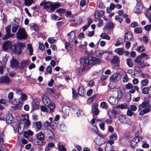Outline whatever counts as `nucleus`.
I'll return each mask as SVG.
<instances>
[{"instance_id":"obj_1","label":"nucleus","mask_w":151,"mask_h":151,"mask_svg":"<svg viewBox=\"0 0 151 151\" xmlns=\"http://www.w3.org/2000/svg\"><path fill=\"white\" fill-rule=\"evenodd\" d=\"M117 93L118 95L117 97H114L113 96H111L109 97L108 101L111 104L113 105H116L118 103L119 99L122 98L123 94L121 91H118Z\"/></svg>"},{"instance_id":"obj_2","label":"nucleus","mask_w":151,"mask_h":151,"mask_svg":"<svg viewBox=\"0 0 151 151\" xmlns=\"http://www.w3.org/2000/svg\"><path fill=\"white\" fill-rule=\"evenodd\" d=\"M89 58H82L80 61V63L83 65V68L86 70H89L92 67L90 64Z\"/></svg>"},{"instance_id":"obj_3","label":"nucleus","mask_w":151,"mask_h":151,"mask_svg":"<svg viewBox=\"0 0 151 151\" xmlns=\"http://www.w3.org/2000/svg\"><path fill=\"white\" fill-rule=\"evenodd\" d=\"M17 38L19 40H25L27 37V35L24 28L19 29L16 34Z\"/></svg>"},{"instance_id":"obj_4","label":"nucleus","mask_w":151,"mask_h":151,"mask_svg":"<svg viewBox=\"0 0 151 151\" xmlns=\"http://www.w3.org/2000/svg\"><path fill=\"white\" fill-rule=\"evenodd\" d=\"M25 46V44L23 43L19 42L17 43V46L16 47L14 45L12 46L14 47V51L16 53L20 54H21L22 51L24 48Z\"/></svg>"},{"instance_id":"obj_5","label":"nucleus","mask_w":151,"mask_h":151,"mask_svg":"<svg viewBox=\"0 0 151 151\" xmlns=\"http://www.w3.org/2000/svg\"><path fill=\"white\" fill-rule=\"evenodd\" d=\"M94 141L95 144L99 146H101L106 142L104 135L101 134H99Z\"/></svg>"},{"instance_id":"obj_6","label":"nucleus","mask_w":151,"mask_h":151,"mask_svg":"<svg viewBox=\"0 0 151 151\" xmlns=\"http://www.w3.org/2000/svg\"><path fill=\"white\" fill-rule=\"evenodd\" d=\"M143 9L142 4L140 1L137 2V4L134 9V12L136 14H140Z\"/></svg>"},{"instance_id":"obj_7","label":"nucleus","mask_w":151,"mask_h":151,"mask_svg":"<svg viewBox=\"0 0 151 151\" xmlns=\"http://www.w3.org/2000/svg\"><path fill=\"white\" fill-rule=\"evenodd\" d=\"M91 66L99 64L101 63V61L100 59L91 56L89 57Z\"/></svg>"},{"instance_id":"obj_8","label":"nucleus","mask_w":151,"mask_h":151,"mask_svg":"<svg viewBox=\"0 0 151 151\" xmlns=\"http://www.w3.org/2000/svg\"><path fill=\"white\" fill-rule=\"evenodd\" d=\"M30 121L28 119L26 120L25 122H20L18 126V129L20 130L22 129L23 130L25 128H26L25 127H28L30 124Z\"/></svg>"},{"instance_id":"obj_9","label":"nucleus","mask_w":151,"mask_h":151,"mask_svg":"<svg viewBox=\"0 0 151 151\" xmlns=\"http://www.w3.org/2000/svg\"><path fill=\"white\" fill-rule=\"evenodd\" d=\"M142 139V137H135L130 142V145L132 148H134L137 146V143Z\"/></svg>"},{"instance_id":"obj_10","label":"nucleus","mask_w":151,"mask_h":151,"mask_svg":"<svg viewBox=\"0 0 151 151\" xmlns=\"http://www.w3.org/2000/svg\"><path fill=\"white\" fill-rule=\"evenodd\" d=\"M149 104V99L145 98L144 101L140 104L138 106V111L142 110L145 107L148 106Z\"/></svg>"},{"instance_id":"obj_11","label":"nucleus","mask_w":151,"mask_h":151,"mask_svg":"<svg viewBox=\"0 0 151 151\" xmlns=\"http://www.w3.org/2000/svg\"><path fill=\"white\" fill-rule=\"evenodd\" d=\"M119 120L122 123L129 124V121L130 120L124 115H121L118 117Z\"/></svg>"},{"instance_id":"obj_12","label":"nucleus","mask_w":151,"mask_h":151,"mask_svg":"<svg viewBox=\"0 0 151 151\" xmlns=\"http://www.w3.org/2000/svg\"><path fill=\"white\" fill-rule=\"evenodd\" d=\"M124 37V40L126 42L131 41L133 39L131 33L129 32H127L125 33Z\"/></svg>"},{"instance_id":"obj_13","label":"nucleus","mask_w":151,"mask_h":151,"mask_svg":"<svg viewBox=\"0 0 151 151\" xmlns=\"http://www.w3.org/2000/svg\"><path fill=\"white\" fill-rule=\"evenodd\" d=\"M14 45H12L11 42L9 41H6L4 42L3 46V48L4 50H6L10 48L12 49L14 48Z\"/></svg>"},{"instance_id":"obj_14","label":"nucleus","mask_w":151,"mask_h":151,"mask_svg":"<svg viewBox=\"0 0 151 151\" xmlns=\"http://www.w3.org/2000/svg\"><path fill=\"white\" fill-rule=\"evenodd\" d=\"M11 28V26L10 25L8 26L6 28V34L4 37L2 38L3 40H7L12 36L10 34Z\"/></svg>"},{"instance_id":"obj_15","label":"nucleus","mask_w":151,"mask_h":151,"mask_svg":"<svg viewBox=\"0 0 151 151\" xmlns=\"http://www.w3.org/2000/svg\"><path fill=\"white\" fill-rule=\"evenodd\" d=\"M39 102L37 99L33 100L32 103V109L33 110L37 109L39 108Z\"/></svg>"},{"instance_id":"obj_16","label":"nucleus","mask_w":151,"mask_h":151,"mask_svg":"<svg viewBox=\"0 0 151 151\" xmlns=\"http://www.w3.org/2000/svg\"><path fill=\"white\" fill-rule=\"evenodd\" d=\"M75 34L74 32L71 31L68 35V41L71 42H73L75 39Z\"/></svg>"},{"instance_id":"obj_17","label":"nucleus","mask_w":151,"mask_h":151,"mask_svg":"<svg viewBox=\"0 0 151 151\" xmlns=\"http://www.w3.org/2000/svg\"><path fill=\"white\" fill-rule=\"evenodd\" d=\"M48 107L50 109V113L52 114L54 111L55 105L54 102L51 101L47 104Z\"/></svg>"},{"instance_id":"obj_18","label":"nucleus","mask_w":151,"mask_h":151,"mask_svg":"<svg viewBox=\"0 0 151 151\" xmlns=\"http://www.w3.org/2000/svg\"><path fill=\"white\" fill-rule=\"evenodd\" d=\"M16 101V100H14V101H12V103L13 104L15 105L16 107V110H20L22 106L23 103L20 101H19L18 102H17Z\"/></svg>"},{"instance_id":"obj_19","label":"nucleus","mask_w":151,"mask_h":151,"mask_svg":"<svg viewBox=\"0 0 151 151\" xmlns=\"http://www.w3.org/2000/svg\"><path fill=\"white\" fill-rule=\"evenodd\" d=\"M42 100L43 104L45 105L48 104L51 102L50 99L45 95H42Z\"/></svg>"},{"instance_id":"obj_20","label":"nucleus","mask_w":151,"mask_h":151,"mask_svg":"<svg viewBox=\"0 0 151 151\" xmlns=\"http://www.w3.org/2000/svg\"><path fill=\"white\" fill-rule=\"evenodd\" d=\"M50 4L51 2L43 1L40 4V5L43 6L44 9H48L50 8Z\"/></svg>"},{"instance_id":"obj_21","label":"nucleus","mask_w":151,"mask_h":151,"mask_svg":"<svg viewBox=\"0 0 151 151\" xmlns=\"http://www.w3.org/2000/svg\"><path fill=\"white\" fill-rule=\"evenodd\" d=\"M44 133L45 134H47V137L49 139H52L54 137L53 133L50 130L47 129H45Z\"/></svg>"},{"instance_id":"obj_22","label":"nucleus","mask_w":151,"mask_h":151,"mask_svg":"<svg viewBox=\"0 0 151 151\" xmlns=\"http://www.w3.org/2000/svg\"><path fill=\"white\" fill-rule=\"evenodd\" d=\"M120 76L119 74L117 73H114L110 78L111 81H118L120 79Z\"/></svg>"},{"instance_id":"obj_23","label":"nucleus","mask_w":151,"mask_h":151,"mask_svg":"<svg viewBox=\"0 0 151 151\" xmlns=\"http://www.w3.org/2000/svg\"><path fill=\"white\" fill-rule=\"evenodd\" d=\"M60 6V4L59 3H55L54 4L51 2V4L50 6V10L52 11H54V10L57 8L59 7Z\"/></svg>"},{"instance_id":"obj_24","label":"nucleus","mask_w":151,"mask_h":151,"mask_svg":"<svg viewBox=\"0 0 151 151\" xmlns=\"http://www.w3.org/2000/svg\"><path fill=\"white\" fill-rule=\"evenodd\" d=\"M69 107L67 106H64L63 109V111L65 116L63 115V118L65 119L66 118V116H68L69 115Z\"/></svg>"},{"instance_id":"obj_25","label":"nucleus","mask_w":151,"mask_h":151,"mask_svg":"<svg viewBox=\"0 0 151 151\" xmlns=\"http://www.w3.org/2000/svg\"><path fill=\"white\" fill-rule=\"evenodd\" d=\"M10 79L7 76L0 78V83H9L10 82Z\"/></svg>"},{"instance_id":"obj_26","label":"nucleus","mask_w":151,"mask_h":151,"mask_svg":"<svg viewBox=\"0 0 151 151\" xmlns=\"http://www.w3.org/2000/svg\"><path fill=\"white\" fill-rule=\"evenodd\" d=\"M104 12L102 11H96L94 13V16L96 19H98L99 17H101L104 15Z\"/></svg>"},{"instance_id":"obj_27","label":"nucleus","mask_w":151,"mask_h":151,"mask_svg":"<svg viewBox=\"0 0 151 151\" xmlns=\"http://www.w3.org/2000/svg\"><path fill=\"white\" fill-rule=\"evenodd\" d=\"M150 111V109L149 107H147L144 109H143L139 111V114L140 116L146 114Z\"/></svg>"},{"instance_id":"obj_28","label":"nucleus","mask_w":151,"mask_h":151,"mask_svg":"<svg viewBox=\"0 0 151 151\" xmlns=\"http://www.w3.org/2000/svg\"><path fill=\"white\" fill-rule=\"evenodd\" d=\"M29 62V60H23L21 63L20 68H23L27 66Z\"/></svg>"},{"instance_id":"obj_29","label":"nucleus","mask_w":151,"mask_h":151,"mask_svg":"<svg viewBox=\"0 0 151 151\" xmlns=\"http://www.w3.org/2000/svg\"><path fill=\"white\" fill-rule=\"evenodd\" d=\"M36 137L40 141H44V136L42 132H40L36 134Z\"/></svg>"},{"instance_id":"obj_30","label":"nucleus","mask_w":151,"mask_h":151,"mask_svg":"<svg viewBox=\"0 0 151 151\" xmlns=\"http://www.w3.org/2000/svg\"><path fill=\"white\" fill-rule=\"evenodd\" d=\"M86 71L87 70L83 68L82 69L80 68H79L76 69V73L77 74L78 76L81 75L82 74V72Z\"/></svg>"},{"instance_id":"obj_31","label":"nucleus","mask_w":151,"mask_h":151,"mask_svg":"<svg viewBox=\"0 0 151 151\" xmlns=\"http://www.w3.org/2000/svg\"><path fill=\"white\" fill-rule=\"evenodd\" d=\"M98 104H95L94 105L93 107L92 108V110L95 115H98L99 113V110L98 108Z\"/></svg>"},{"instance_id":"obj_32","label":"nucleus","mask_w":151,"mask_h":151,"mask_svg":"<svg viewBox=\"0 0 151 151\" xmlns=\"http://www.w3.org/2000/svg\"><path fill=\"white\" fill-rule=\"evenodd\" d=\"M13 23L18 25V26L21 27L22 24V21L19 18H16L14 19Z\"/></svg>"},{"instance_id":"obj_33","label":"nucleus","mask_w":151,"mask_h":151,"mask_svg":"<svg viewBox=\"0 0 151 151\" xmlns=\"http://www.w3.org/2000/svg\"><path fill=\"white\" fill-rule=\"evenodd\" d=\"M13 120L12 116L11 114H9L6 116V122L8 124L11 123Z\"/></svg>"},{"instance_id":"obj_34","label":"nucleus","mask_w":151,"mask_h":151,"mask_svg":"<svg viewBox=\"0 0 151 151\" xmlns=\"http://www.w3.org/2000/svg\"><path fill=\"white\" fill-rule=\"evenodd\" d=\"M11 63V66L12 68H16L18 67V63L17 60H13Z\"/></svg>"},{"instance_id":"obj_35","label":"nucleus","mask_w":151,"mask_h":151,"mask_svg":"<svg viewBox=\"0 0 151 151\" xmlns=\"http://www.w3.org/2000/svg\"><path fill=\"white\" fill-rule=\"evenodd\" d=\"M114 52L119 55H121L123 54L124 50L122 48H118L115 50Z\"/></svg>"},{"instance_id":"obj_36","label":"nucleus","mask_w":151,"mask_h":151,"mask_svg":"<svg viewBox=\"0 0 151 151\" xmlns=\"http://www.w3.org/2000/svg\"><path fill=\"white\" fill-rule=\"evenodd\" d=\"M84 89V87L82 86H80L79 88L78 93L80 96H83L84 95L85 93Z\"/></svg>"},{"instance_id":"obj_37","label":"nucleus","mask_w":151,"mask_h":151,"mask_svg":"<svg viewBox=\"0 0 151 151\" xmlns=\"http://www.w3.org/2000/svg\"><path fill=\"white\" fill-rule=\"evenodd\" d=\"M65 48L68 50H71L73 49V45L67 42L65 43Z\"/></svg>"},{"instance_id":"obj_38","label":"nucleus","mask_w":151,"mask_h":151,"mask_svg":"<svg viewBox=\"0 0 151 151\" xmlns=\"http://www.w3.org/2000/svg\"><path fill=\"white\" fill-rule=\"evenodd\" d=\"M100 37L103 39H106L108 40H109L110 38L107 34L105 33H102L100 35Z\"/></svg>"},{"instance_id":"obj_39","label":"nucleus","mask_w":151,"mask_h":151,"mask_svg":"<svg viewBox=\"0 0 151 151\" xmlns=\"http://www.w3.org/2000/svg\"><path fill=\"white\" fill-rule=\"evenodd\" d=\"M112 145L109 144H106L105 150V151H112Z\"/></svg>"},{"instance_id":"obj_40","label":"nucleus","mask_w":151,"mask_h":151,"mask_svg":"<svg viewBox=\"0 0 151 151\" xmlns=\"http://www.w3.org/2000/svg\"><path fill=\"white\" fill-rule=\"evenodd\" d=\"M45 142L44 141H40L38 139L35 140V145H43L45 144Z\"/></svg>"},{"instance_id":"obj_41","label":"nucleus","mask_w":151,"mask_h":151,"mask_svg":"<svg viewBox=\"0 0 151 151\" xmlns=\"http://www.w3.org/2000/svg\"><path fill=\"white\" fill-rule=\"evenodd\" d=\"M113 112L115 115L116 114H119L120 113V110L118 107H114L113 109Z\"/></svg>"},{"instance_id":"obj_42","label":"nucleus","mask_w":151,"mask_h":151,"mask_svg":"<svg viewBox=\"0 0 151 151\" xmlns=\"http://www.w3.org/2000/svg\"><path fill=\"white\" fill-rule=\"evenodd\" d=\"M27 47L29 50V55H33V49L32 45L30 44H29L27 45Z\"/></svg>"},{"instance_id":"obj_43","label":"nucleus","mask_w":151,"mask_h":151,"mask_svg":"<svg viewBox=\"0 0 151 151\" xmlns=\"http://www.w3.org/2000/svg\"><path fill=\"white\" fill-rule=\"evenodd\" d=\"M74 21L78 25H79L82 23V20L81 17H78L74 20Z\"/></svg>"},{"instance_id":"obj_44","label":"nucleus","mask_w":151,"mask_h":151,"mask_svg":"<svg viewBox=\"0 0 151 151\" xmlns=\"http://www.w3.org/2000/svg\"><path fill=\"white\" fill-rule=\"evenodd\" d=\"M60 129L62 132L65 131L67 129V126L64 124L62 123L60 124Z\"/></svg>"},{"instance_id":"obj_45","label":"nucleus","mask_w":151,"mask_h":151,"mask_svg":"<svg viewBox=\"0 0 151 151\" xmlns=\"http://www.w3.org/2000/svg\"><path fill=\"white\" fill-rule=\"evenodd\" d=\"M149 83V81L147 79H145L141 81V83L142 86H146Z\"/></svg>"},{"instance_id":"obj_46","label":"nucleus","mask_w":151,"mask_h":151,"mask_svg":"<svg viewBox=\"0 0 151 151\" xmlns=\"http://www.w3.org/2000/svg\"><path fill=\"white\" fill-rule=\"evenodd\" d=\"M21 27L18 26V25L15 24L14 23H13V24L12 27V31L13 32H17V29L19 27Z\"/></svg>"},{"instance_id":"obj_47","label":"nucleus","mask_w":151,"mask_h":151,"mask_svg":"<svg viewBox=\"0 0 151 151\" xmlns=\"http://www.w3.org/2000/svg\"><path fill=\"white\" fill-rule=\"evenodd\" d=\"M30 27L32 29L35 31H37L39 29V27L38 26L34 23L30 24Z\"/></svg>"},{"instance_id":"obj_48","label":"nucleus","mask_w":151,"mask_h":151,"mask_svg":"<svg viewBox=\"0 0 151 151\" xmlns=\"http://www.w3.org/2000/svg\"><path fill=\"white\" fill-rule=\"evenodd\" d=\"M19 99L22 101H24L27 99V96L25 94L22 93Z\"/></svg>"},{"instance_id":"obj_49","label":"nucleus","mask_w":151,"mask_h":151,"mask_svg":"<svg viewBox=\"0 0 151 151\" xmlns=\"http://www.w3.org/2000/svg\"><path fill=\"white\" fill-rule=\"evenodd\" d=\"M119 61V59L117 56H115L113 57L111 60V62L114 64L117 63Z\"/></svg>"},{"instance_id":"obj_50","label":"nucleus","mask_w":151,"mask_h":151,"mask_svg":"<svg viewBox=\"0 0 151 151\" xmlns=\"http://www.w3.org/2000/svg\"><path fill=\"white\" fill-rule=\"evenodd\" d=\"M139 56L141 58H144L145 60H146L150 58L148 55L146 53H141Z\"/></svg>"},{"instance_id":"obj_51","label":"nucleus","mask_w":151,"mask_h":151,"mask_svg":"<svg viewBox=\"0 0 151 151\" xmlns=\"http://www.w3.org/2000/svg\"><path fill=\"white\" fill-rule=\"evenodd\" d=\"M136 50L139 52H144L145 50V48L143 46H138L136 49Z\"/></svg>"},{"instance_id":"obj_52","label":"nucleus","mask_w":151,"mask_h":151,"mask_svg":"<svg viewBox=\"0 0 151 151\" xmlns=\"http://www.w3.org/2000/svg\"><path fill=\"white\" fill-rule=\"evenodd\" d=\"M126 63L127 65L129 67H132L133 65L131 58L127 59L126 60Z\"/></svg>"},{"instance_id":"obj_53","label":"nucleus","mask_w":151,"mask_h":151,"mask_svg":"<svg viewBox=\"0 0 151 151\" xmlns=\"http://www.w3.org/2000/svg\"><path fill=\"white\" fill-rule=\"evenodd\" d=\"M140 67L142 68H144L146 67H148L150 66V65L147 63H145L142 62L139 65Z\"/></svg>"},{"instance_id":"obj_54","label":"nucleus","mask_w":151,"mask_h":151,"mask_svg":"<svg viewBox=\"0 0 151 151\" xmlns=\"http://www.w3.org/2000/svg\"><path fill=\"white\" fill-rule=\"evenodd\" d=\"M29 115L28 114L23 115H22V119L20 122H24L28 120L29 118Z\"/></svg>"},{"instance_id":"obj_55","label":"nucleus","mask_w":151,"mask_h":151,"mask_svg":"<svg viewBox=\"0 0 151 151\" xmlns=\"http://www.w3.org/2000/svg\"><path fill=\"white\" fill-rule=\"evenodd\" d=\"M96 96L93 95L88 99L87 101V103L88 104H90L92 103L93 100L95 98Z\"/></svg>"},{"instance_id":"obj_56","label":"nucleus","mask_w":151,"mask_h":151,"mask_svg":"<svg viewBox=\"0 0 151 151\" xmlns=\"http://www.w3.org/2000/svg\"><path fill=\"white\" fill-rule=\"evenodd\" d=\"M124 75L123 78V81L124 83L127 82L129 80V78L125 72H124Z\"/></svg>"},{"instance_id":"obj_57","label":"nucleus","mask_w":151,"mask_h":151,"mask_svg":"<svg viewBox=\"0 0 151 151\" xmlns=\"http://www.w3.org/2000/svg\"><path fill=\"white\" fill-rule=\"evenodd\" d=\"M109 139L112 140L114 141L116 140L117 139V136L116 134H112L109 137Z\"/></svg>"},{"instance_id":"obj_58","label":"nucleus","mask_w":151,"mask_h":151,"mask_svg":"<svg viewBox=\"0 0 151 151\" xmlns=\"http://www.w3.org/2000/svg\"><path fill=\"white\" fill-rule=\"evenodd\" d=\"M92 132L96 134H98V131L97 127L95 126H93L91 128Z\"/></svg>"},{"instance_id":"obj_59","label":"nucleus","mask_w":151,"mask_h":151,"mask_svg":"<svg viewBox=\"0 0 151 151\" xmlns=\"http://www.w3.org/2000/svg\"><path fill=\"white\" fill-rule=\"evenodd\" d=\"M100 106L102 108L105 109H107L108 108L106 103L104 102H102Z\"/></svg>"},{"instance_id":"obj_60","label":"nucleus","mask_w":151,"mask_h":151,"mask_svg":"<svg viewBox=\"0 0 151 151\" xmlns=\"http://www.w3.org/2000/svg\"><path fill=\"white\" fill-rule=\"evenodd\" d=\"M135 62L137 63L138 65H139L142 62L141 58L139 56L136 58L134 60Z\"/></svg>"},{"instance_id":"obj_61","label":"nucleus","mask_w":151,"mask_h":151,"mask_svg":"<svg viewBox=\"0 0 151 151\" xmlns=\"http://www.w3.org/2000/svg\"><path fill=\"white\" fill-rule=\"evenodd\" d=\"M46 89L47 93L51 95H53L54 93V91L53 89L52 88H47Z\"/></svg>"},{"instance_id":"obj_62","label":"nucleus","mask_w":151,"mask_h":151,"mask_svg":"<svg viewBox=\"0 0 151 151\" xmlns=\"http://www.w3.org/2000/svg\"><path fill=\"white\" fill-rule=\"evenodd\" d=\"M24 2L26 5L29 6L32 4L33 0H25Z\"/></svg>"},{"instance_id":"obj_63","label":"nucleus","mask_w":151,"mask_h":151,"mask_svg":"<svg viewBox=\"0 0 151 151\" xmlns=\"http://www.w3.org/2000/svg\"><path fill=\"white\" fill-rule=\"evenodd\" d=\"M134 32L137 33H140L142 32V30L141 28L140 27H137L134 29Z\"/></svg>"},{"instance_id":"obj_64","label":"nucleus","mask_w":151,"mask_h":151,"mask_svg":"<svg viewBox=\"0 0 151 151\" xmlns=\"http://www.w3.org/2000/svg\"><path fill=\"white\" fill-rule=\"evenodd\" d=\"M58 147L59 150L60 151H66V148L64 147V146L63 145H58Z\"/></svg>"}]
</instances>
